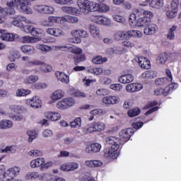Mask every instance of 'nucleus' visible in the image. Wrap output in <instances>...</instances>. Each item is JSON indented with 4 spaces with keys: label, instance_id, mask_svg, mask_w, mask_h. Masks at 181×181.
I'll return each mask as SVG.
<instances>
[{
    "label": "nucleus",
    "instance_id": "obj_1",
    "mask_svg": "<svg viewBox=\"0 0 181 181\" xmlns=\"http://www.w3.org/2000/svg\"><path fill=\"white\" fill-rule=\"evenodd\" d=\"M11 23L13 26H16V28H20V29H22L25 33H30L32 36H40L45 33V30H43L42 28H32L30 30V26L28 25H30V23H32V21L23 16H15L13 17Z\"/></svg>",
    "mask_w": 181,
    "mask_h": 181
},
{
    "label": "nucleus",
    "instance_id": "obj_2",
    "mask_svg": "<svg viewBox=\"0 0 181 181\" xmlns=\"http://www.w3.org/2000/svg\"><path fill=\"white\" fill-rule=\"evenodd\" d=\"M106 145L108 148L103 151L105 158L107 159H117L119 155V146L122 145L121 140L116 136H108L105 138Z\"/></svg>",
    "mask_w": 181,
    "mask_h": 181
},
{
    "label": "nucleus",
    "instance_id": "obj_3",
    "mask_svg": "<svg viewBox=\"0 0 181 181\" xmlns=\"http://www.w3.org/2000/svg\"><path fill=\"white\" fill-rule=\"evenodd\" d=\"M138 28H144V34L148 36L155 35L158 32V25L151 23V21L144 17H140L136 21Z\"/></svg>",
    "mask_w": 181,
    "mask_h": 181
},
{
    "label": "nucleus",
    "instance_id": "obj_4",
    "mask_svg": "<svg viewBox=\"0 0 181 181\" xmlns=\"http://www.w3.org/2000/svg\"><path fill=\"white\" fill-rule=\"evenodd\" d=\"M6 6L5 8L13 9V8H19L20 11L23 13H26L27 15H32L33 13V10L30 8L25 0H10L6 2Z\"/></svg>",
    "mask_w": 181,
    "mask_h": 181
},
{
    "label": "nucleus",
    "instance_id": "obj_5",
    "mask_svg": "<svg viewBox=\"0 0 181 181\" xmlns=\"http://www.w3.org/2000/svg\"><path fill=\"white\" fill-rule=\"evenodd\" d=\"M21 173V168L13 166L4 170V173L0 174V181H22L21 179H16Z\"/></svg>",
    "mask_w": 181,
    "mask_h": 181
},
{
    "label": "nucleus",
    "instance_id": "obj_6",
    "mask_svg": "<svg viewBox=\"0 0 181 181\" xmlns=\"http://www.w3.org/2000/svg\"><path fill=\"white\" fill-rule=\"evenodd\" d=\"M21 60H23V62H25V67L31 68L34 67V66H42L40 67V70L41 71H43V73H50L52 72V70H53L52 66L46 64L42 61L37 59L30 61V58L29 57H23Z\"/></svg>",
    "mask_w": 181,
    "mask_h": 181
},
{
    "label": "nucleus",
    "instance_id": "obj_7",
    "mask_svg": "<svg viewBox=\"0 0 181 181\" xmlns=\"http://www.w3.org/2000/svg\"><path fill=\"white\" fill-rule=\"evenodd\" d=\"M94 1H90L89 0H78L77 5L79 8V11L83 15H88L90 12H93L94 11Z\"/></svg>",
    "mask_w": 181,
    "mask_h": 181
},
{
    "label": "nucleus",
    "instance_id": "obj_8",
    "mask_svg": "<svg viewBox=\"0 0 181 181\" xmlns=\"http://www.w3.org/2000/svg\"><path fill=\"white\" fill-rule=\"evenodd\" d=\"M33 8L37 13H41V15H54L56 13V8L49 5L37 4L33 6Z\"/></svg>",
    "mask_w": 181,
    "mask_h": 181
},
{
    "label": "nucleus",
    "instance_id": "obj_9",
    "mask_svg": "<svg viewBox=\"0 0 181 181\" xmlns=\"http://www.w3.org/2000/svg\"><path fill=\"white\" fill-rule=\"evenodd\" d=\"M75 104L76 100L74 98H64L57 103L56 107L58 110L64 111L65 110H68V108L73 107Z\"/></svg>",
    "mask_w": 181,
    "mask_h": 181
},
{
    "label": "nucleus",
    "instance_id": "obj_10",
    "mask_svg": "<svg viewBox=\"0 0 181 181\" xmlns=\"http://www.w3.org/2000/svg\"><path fill=\"white\" fill-rule=\"evenodd\" d=\"M178 85L176 83H172L169 86H165V88H158L154 90L155 95H169L174 90L177 88Z\"/></svg>",
    "mask_w": 181,
    "mask_h": 181
},
{
    "label": "nucleus",
    "instance_id": "obj_11",
    "mask_svg": "<svg viewBox=\"0 0 181 181\" xmlns=\"http://www.w3.org/2000/svg\"><path fill=\"white\" fill-rule=\"evenodd\" d=\"M165 76L166 77L156 79V86H169V84L173 83V75L172 74L170 69L165 70Z\"/></svg>",
    "mask_w": 181,
    "mask_h": 181
},
{
    "label": "nucleus",
    "instance_id": "obj_12",
    "mask_svg": "<svg viewBox=\"0 0 181 181\" xmlns=\"http://www.w3.org/2000/svg\"><path fill=\"white\" fill-rule=\"evenodd\" d=\"M66 92H64V90L62 89H57L49 95V100H48V104H54V103L64 98Z\"/></svg>",
    "mask_w": 181,
    "mask_h": 181
},
{
    "label": "nucleus",
    "instance_id": "obj_13",
    "mask_svg": "<svg viewBox=\"0 0 181 181\" xmlns=\"http://www.w3.org/2000/svg\"><path fill=\"white\" fill-rule=\"evenodd\" d=\"M25 104L27 105L28 107L34 108V110L42 108V100L37 95H35L29 99H25Z\"/></svg>",
    "mask_w": 181,
    "mask_h": 181
},
{
    "label": "nucleus",
    "instance_id": "obj_14",
    "mask_svg": "<svg viewBox=\"0 0 181 181\" xmlns=\"http://www.w3.org/2000/svg\"><path fill=\"white\" fill-rule=\"evenodd\" d=\"M0 39L5 42H13L16 39H19L18 34L8 33L6 30H0Z\"/></svg>",
    "mask_w": 181,
    "mask_h": 181
},
{
    "label": "nucleus",
    "instance_id": "obj_15",
    "mask_svg": "<svg viewBox=\"0 0 181 181\" xmlns=\"http://www.w3.org/2000/svg\"><path fill=\"white\" fill-rule=\"evenodd\" d=\"M134 134L132 129L128 128V129H124L119 132V137L120 139V141L124 144L125 142H127L129 141V138H131V135Z\"/></svg>",
    "mask_w": 181,
    "mask_h": 181
},
{
    "label": "nucleus",
    "instance_id": "obj_16",
    "mask_svg": "<svg viewBox=\"0 0 181 181\" xmlns=\"http://www.w3.org/2000/svg\"><path fill=\"white\" fill-rule=\"evenodd\" d=\"M61 11L68 15H73L74 16H80L81 13L77 7H71L69 6H64L61 8Z\"/></svg>",
    "mask_w": 181,
    "mask_h": 181
},
{
    "label": "nucleus",
    "instance_id": "obj_17",
    "mask_svg": "<svg viewBox=\"0 0 181 181\" xmlns=\"http://www.w3.org/2000/svg\"><path fill=\"white\" fill-rule=\"evenodd\" d=\"M144 88V86L139 83H132L126 86L125 90L127 93H138Z\"/></svg>",
    "mask_w": 181,
    "mask_h": 181
},
{
    "label": "nucleus",
    "instance_id": "obj_18",
    "mask_svg": "<svg viewBox=\"0 0 181 181\" xmlns=\"http://www.w3.org/2000/svg\"><path fill=\"white\" fill-rule=\"evenodd\" d=\"M101 148L103 146L99 143H93L86 146L85 152L86 153H98L101 151Z\"/></svg>",
    "mask_w": 181,
    "mask_h": 181
},
{
    "label": "nucleus",
    "instance_id": "obj_19",
    "mask_svg": "<svg viewBox=\"0 0 181 181\" xmlns=\"http://www.w3.org/2000/svg\"><path fill=\"white\" fill-rule=\"evenodd\" d=\"M93 12H100V13H107L110 12V6L105 3L98 4L95 2L93 6Z\"/></svg>",
    "mask_w": 181,
    "mask_h": 181
},
{
    "label": "nucleus",
    "instance_id": "obj_20",
    "mask_svg": "<svg viewBox=\"0 0 181 181\" xmlns=\"http://www.w3.org/2000/svg\"><path fill=\"white\" fill-rule=\"evenodd\" d=\"M45 117L49 121L56 122L62 119V114L57 111H48L45 113Z\"/></svg>",
    "mask_w": 181,
    "mask_h": 181
},
{
    "label": "nucleus",
    "instance_id": "obj_21",
    "mask_svg": "<svg viewBox=\"0 0 181 181\" xmlns=\"http://www.w3.org/2000/svg\"><path fill=\"white\" fill-rule=\"evenodd\" d=\"M135 61L139 63V65L141 69H146V70L151 69V62L145 57H136Z\"/></svg>",
    "mask_w": 181,
    "mask_h": 181
},
{
    "label": "nucleus",
    "instance_id": "obj_22",
    "mask_svg": "<svg viewBox=\"0 0 181 181\" xmlns=\"http://www.w3.org/2000/svg\"><path fill=\"white\" fill-rule=\"evenodd\" d=\"M16 13V11L15 8H6L1 15H0V23H5L6 22V19H8V16H12Z\"/></svg>",
    "mask_w": 181,
    "mask_h": 181
},
{
    "label": "nucleus",
    "instance_id": "obj_23",
    "mask_svg": "<svg viewBox=\"0 0 181 181\" xmlns=\"http://www.w3.org/2000/svg\"><path fill=\"white\" fill-rule=\"evenodd\" d=\"M46 163V159H45V158H34L30 162V168H31V169H37V168H42V165H43V163Z\"/></svg>",
    "mask_w": 181,
    "mask_h": 181
},
{
    "label": "nucleus",
    "instance_id": "obj_24",
    "mask_svg": "<svg viewBox=\"0 0 181 181\" xmlns=\"http://www.w3.org/2000/svg\"><path fill=\"white\" fill-rule=\"evenodd\" d=\"M47 35H51L54 37H62L64 35V31L60 28H49L46 30Z\"/></svg>",
    "mask_w": 181,
    "mask_h": 181
},
{
    "label": "nucleus",
    "instance_id": "obj_25",
    "mask_svg": "<svg viewBox=\"0 0 181 181\" xmlns=\"http://www.w3.org/2000/svg\"><path fill=\"white\" fill-rule=\"evenodd\" d=\"M55 76L57 80L63 83V84H69V83H70V76L64 72L57 71Z\"/></svg>",
    "mask_w": 181,
    "mask_h": 181
},
{
    "label": "nucleus",
    "instance_id": "obj_26",
    "mask_svg": "<svg viewBox=\"0 0 181 181\" xmlns=\"http://www.w3.org/2000/svg\"><path fill=\"white\" fill-rule=\"evenodd\" d=\"M134 77L132 74H123L118 77L119 83L121 84H129L134 81Z\"/></svg>",
    "mask_w": 181,
    "mask_h": 181
},
{
    "label": "nucleus",
    "instance_id": "obj_27",
    "mask_svg": "<svg viewBox=\"0 0 181 181\" xmlns=\"http://www.w3.org/2000/svg\"><path fill=\"white\" fill-rule=\"evenodd\" d=\"M49 26H54L56 23L61 24L63 23V16H49L48 17Z\"/></svg>",
    "mask_w": 181,
    "mask_h": 181
},
{
    "label": "nucleus",
    "instance_id": "obj_28",
    "mask_svg": "<svg viewBox=\"0 0 181 181\" xmlns=\"http://www.w3.org/2000/svg\"><path fill=\"white\" fill-rule=\"evenodd\" d=\"M157 76L158 72L156 71L148 70L141 74V78L144 80H149L151 78H155Z\"/></svg>",
    "mask_w": 181,
    "mask_h": 181
},
{
    "label": "nucleus",
    "instance_id": "obj_29",
    "mask_svg": "<svg viewBox=\"0 0 181 181\" xmlns=\"http://www.w3.org/2000/svg\"><path fill=\"white\" fill-rule=\"evenodd\" d=\"M71 35L74 37L79 36V37H82L83 39L88 37V33L84 30H74L71 32Z\"/></svg>",
    "mask_w": 181,
    "mask_h": 181
},
{
    "label": "nucleus",
    "instance_id": "obj_30",
    "mask_svg": "<svg viewBox=\"0 0 181 181\" xmlns=\"http://www.w3.org/2000/svg\"><path fill=\"white\" fill-rule=\"evenodd\" d=\"M13 127V122L10 119H2L0 121V129H11Z\"/></svg>",
    "mask_w": 181,
    "mask_h": 181
},
{
    "label": "nucleus",
    "instance_id": "obj_31",
    "mask_svg": "<svg viewBox=\"0 0 181 181\" xmlns=\"http://www.w3.org/2000/svg\"><path fill=\"white\" fill-rule=\"evenodd\" d=\"M127 35L129 37H134V39H141L144 34L137 30H129L127 31Z\"/></svg>",
    "mask_w": 181,
    "mask_h": 181
},
{
    "label": "nucleus",
    "instance_id": "obj_32",
    "mask_svg": "<svg viewBox=\"0 0 181 181\" xmlns=\"http://www.w3.org/2000/svg\"><path fill=\"white\" fill-rule=\"evenodd\" d=\"M78 18L76 16L69 15L62 16V23L67 22L68 23L76 24L78 23Z\"/></svg>",
    "mask_w": 181,
    "mask_h": 181
},
{
    "label": "nucleus",
    "instance_id": "obj_33",
    "mask_svg": "<svg viewBox=\"0 0 181 181\" xmlns=\"http://www.w3.org/2000/svg\"><path fill=\"white\" fill-rule=\"evenodd\" d=\"M21 50L23 53H25V54H35V53H36L35 47L30 45H23L21 47Z\"/></svg>",
    "mask_w": 181,
    "mask_h": 181
},
{
    "label": "nucleus",
    "instance_id": "obj_34",
    "mask_svg": "<svg viewBox=\"0 0 181 181\" xmlns=\"http://www.w3.org/2000/svg\"><path fill=\"white\" fill-rule=\"evenodd\" d=\"M89 32L93 37H100V28L94 24H90L88 27Z\"/></svg>",
    "mask_w": 181,
    "mask_h": 181
},
{
    "label": "nucleus",
    "instance_id": "obj_35",
    "mask_svg": "<svg viewBox=\"0 0 181 181\" xmlns=\"http://www.w3.org/2000/svg\"><path fill=\"white\" fill-rule=\"evenodd\" d=\"M69 93L71 95H74V97H78V98H86L87 97V94H86V93L77 90L74 88H70Z\"/></svg>",
    "mask_w": 181,
    "mask_h": 181
},
{
    "label": "nucleus",
    "instance_id": "obj_36",
    "mask_svg": "<svg viewBox=\"0 0 181 181\" xmlns=\"http://www.w3.org/2000/svg\"><path fill=\"white\" fill-rule=\"evenodd\" d=\"M127 36H128L127 32L122 30H117L113 34V39L117 41L123 40V39H125Z\"/></svg>",
    "mask_w": 181,
    "mask_h": 181
},
{
    "label": "nucleus",
    "instance_id": "obj_37",
    "mask_svg": "<svg viewBox=\"0 0 181 181\" xmlns=\"http://www.w3.org/2000/svg\"><path fill=\"white\" fill-rule=\"evenodd\" d=\"M39 81V76L37 75H30L24 79V84H35Z\"/></svg>",
    "mask_w": 181,
    "mask_h": 181
},
{
    "label": "nucleus",
    "instance_id": "obj_38",
    "mask_svg": "<svg viewBox=\"0 0 181 181\" xmlns=\"http://www.w3.org/2000/svg\"><path fill=\"white\" fill-rule=\"evenodd\" d=\"M26 180H36L39 179L40 180V175L36 171L29 172L25 175Z\"/></svg>",
    "mask_w": 181,
    "mask_h": 181
},
{
    "label": "nucleus",
    "instance_id": "obj_39",
    "mask_svg": "<svg viewBox=\"0 0 181 181\" xmlns=\"http://www.w3.org/2000/svg\"><path fill=\"white\" fill-rule=\"evenodd\" d=\"M26 134L28 135V142L31 144V142H33L35 139L37 138V132L35 130H28L26 132Z\"/></svg>",
    "mask_w": 181,
    "mask_h": 181
},
{
    "label": "nucleus",
    "instance_id": "obj_40",
    "mask_svg": "<svg viewBox=\"0 0 181 181\" xmlns=\"http://www.w3.org/2000/svg\"><path fill=\"white\" fill-rule=\"evenodd\" d=\"M31 93L32 91L29 89H17L16 91V97H26V95H29Z\"/></svg>",
    "mask_w": 181,
    "mask_h": 181
},
{
    "label": "nucleus",
    "instance_id": "obj_41",
    "mask_svg": "<svg viewBox=\"0 0 181 181\" xmlns=\"http://www.w3.org/2000/svg\"><path fill=\"white\" fill-rule=\"evenodd\" d=\"M28 155L33 158H40V156H43V153L40 150L32 149L28 151Z\"/></svg>",
    "mask_w": 181,
    "mask_h": 181
},
{
    "label": "nucleus",
    "instance_id": "obj_42",
    "mask_svg": "<svg viewBox=\"0 0 181 181\" xmlns=\"http://www.w3.org/2000/svg\"><path fill=\"white\" fill-rule=\"evenodd\" d=\"M39 38L35 37H30L29 35L24 36L21 39L22 43H36L38 42Z\"/></svg>",
    "mask_w": 181,
    "mask_h": 181
},
{
    "label": "nucleus",
    "instance_id": "obj_43",
    "mask_svg": "<svg viewBox=\"0 0 181 181\" xmlns=\"http://www.w3.org/2000/svg\"><path fill=\"white\" fill-rule=\"evenodd\" d=\"M149 6L159 9L163 6V0H151L148 3Z\"/></svg>",
    "mask_w": 181,
    "mask_h": 181
},
{
    "label": "nucleus",
    "instance_id": "obj_44",
    "mask_svg": "<svg viewBox=\"0 0 181 181\" xmlns=\"http://www.w3.org/2000/svg\"><path fill=\"white\" fill-rule=\"evenodd\" d=\"M56 179V175L53 174H41L40 177V180L43 181H54Z\"/></svg>",
    "mask_w": 181,
    "mask_h": 181
},
{
    "label": "nucleus",
    "instance_id": "obj_45",
    "mask_svg": "<svg viewBox=\"0 0 181 181\" xmlns=\"http://www.w3.org/2000/svg\"><path fill=\"white\" fill-rule=\"evenodd\" d=\"M108 111L106 109H94L90 112V115H105Z\"/></svg>",
    "mask_w": 181,
    "mask_h": 181
},
{
    "label": "nucleus",
    "instance_id": "obj_46",
    "mask_svg": "<svg viewBox=\"0 0 181 181\" xmlns=\"http://www.w3.org/2000/svg\"><path fill=\"white\" fill-rule=\"evenodd\" d=\"M22 105H9V110L11 112H14L16 114H19L21 111H22Z\"/></svg>",
    "mask_w": 181,
    "mask_h": 181
},
{
    "label": "nucleus",
    "instance_id": "obj_47",
    "mask_svg": "<svg viewBox=\"0 0 181 181\" xmlns=\"http://www.w3.org/2000/svg\"><path fill=\"white\" fill-rule=\"evenodd\" d=\"M168 61V54L165 53L160 54L156 59L158 64H165Z\"/></svg>",
    "mask_w": 181,
    "mask_h": 181
},
{
    "label": "nucleus",
    "instance_id": "obj_48",
    "mask_svg": "<svg viewBox=\"0 0 181 181\" xmlns=\"http://www.w3.org/2000/svg\"><path fill=\"white\" fill-rule=\"evenodd\" d=\"M88 72L90 74H95V76H100V74H103L104 73V70L103 68H90L88 70Z\"/></svg>",
    "mask_w": 181,
    "mask_h": 181
},
{
    "label": "nucleus",
    "instance_id": "obj_49",
    "mask_svg": "<svg viewBox=\"0 0 181 181\" xmlns=\"http://www.w3.org/2000/svg\"><path fill=\"white\" fill-rule=\"evenodd\" d=\"M70 126L72 128H81V118L76 117L74 121L70 122Z\"/></svg>",
    "mask_w": 181,
    "mask_h": 181
},
{
    "label": "nucleus",
    "instance_id": "obj_50",
    "mask_svg": "<svg viewBox=\"0 0 181 181\" xmlns=\"http://www.w3.org/2000/svg\"><path fill=\"white\" fill-rule=\"evenodd\" d=\"M129 117H136V115H139V114H141V109L136 107L134 109H131L129 110H128L127 112Z\"/></svg>",
    "mask_w": 181,
    "mask_h": 181
},
{
    "label": "nucleus",
    "instance_id": "obj_51",
    "mask_svg": "<svg viewBox=\"0 0 181 181\" xmlns=\"http://www.w3.org/2000/svg\"><path fill=\"white\" fill-rule=\"evenodd\" d=\"M92 62L95 64H102V63H105V62H107V58H103L101 56H96L93 58Z\"/></svg>",
    "mask_w": 181,
    "mask_h": 181
},
{
    "label": "nucleus",
    "instance_id": "obj_52",
    "mask_svg": "<svg viewBox=\"0 0 181 181\" xmlns=\"http://www.w3.org/2000/svg\"><path fill=\"white\" fill-rule=\"evenodd\" d=\"M96 132H101L105 129V123L103 122H95Z\"/></svg>",
    "mask_w": 181,
    "mask_h": 181
},
{
    "label": "nucleus",
    "instance_id": "obj_53",
    "mask_svg": "<svg viewBox=\"0 0 181 181\" xmlns=\"http://www.w3.org/2000/svg\"><path fill=\"white\" fill-rule=\"evenodd\" d=\"M8 152H11L12 153L16 152V146H6L5 148L0 149L1 153H6Z\"/></svg>",
    "mask_w": 181,
    "mask_h": 181
},
{
    "label": "nucleus",
    "instance_id": "obj_54",
    "mask_svg": "<svg viewBox=\"0 0 181 181\" xmlns=\"http://www.w3.org/2000/svg\"><path fill=\"white\" fill-rule=\"evenodd\" d=\"M102 18H103V16L91 15L90 16V20L91 21V22H93V23H97L98 25H100Z\"/></svg>",
    "mask_w": 181,
    "mask_h": 181
},
{
    "label": "nucleus",
    "instance_id": "obj_55",
    "mask_svg": "<svg viewBox=\"0 0 181 181\" xmlns=\"http://www.w3.org/2000/svg\"><path fill=\"white\" fill-rule=\"evenodd\" d=\"M96 94L99 97H104L105 95H108L110 94V91L106 88H100L96 90Z\"/></svg>",
    "mask_w": 181,
    "mask_h": 181
},
{
    "label": "nucleus",
    "instance_id": "obj_56",
    "mask_svg": "<svg viewBox=\"0 0 181 181\" xmlns=\"http://www.w3.org/2000/svg\"><path fill=\"white\" fill-rule=\"evenodd\" d=\"M53 135H54L53 130L50 129H45L42 132V136L43 138H52Z\"/></svg>",
    "mask_w": 181,
    "mask_h": 181
},
{
    "label": "nucleus",
    "instance_id": "obj_57",
    "mask_svg": "<svg viewBox=\"0 0 181 181\" xmlns=\"http://www.w3.org/2000/svg\"><path fill=\"white\" fill-rule=\"evenodd\" d=\"M176 29L177 27L175 25L170 28L167 35V39H169L170 40H173V39H175V33H176Z\"/></svg>",
    "mask_w": 181,
    "mask_h": 181
},
{
    "label": "nucleus",
    "instance_id": "obj_58",
    "mask_svg": "<svg viewBox=\"0 0 181 181\" xmlns=\"http://www.w3.org/2000/svg\"><path fill=\"white\" fill-rule=\"evenodd\" d=\"M37 47L38 50H41V52H44L45 53L52 52V47L46 45H38Z\"/></svg>",
    "mask_w": 181,
    "mask_h": 181
},
{
    "label": "nucleus",
    "instance_id": "obj_59",
    "mask_svg": "<svg viewBox=\"0 0 181 181\" xmlns=\"http://www.w3.org/2000/svg\"><path fill=\"white\" fill-rule=\"evenodd\" d=\"M8 118H11V119L13 121H22V119H23V115L10 113L8 114Z\"/></svg>",
    "mask_w": 181,
    "mask_h": 181
},
{
    "label": "nucleus",
    "instance_id": "obj_60",
    "mask_svg": "<svg viewBox=\"0 0 181 181\" xmlns=\"http://www.w3.org/2000/svg\"><path fill=\"white\" fill-rule=\"evenodd\" d=\"M86 131H87V132L88 134H90L91 132H97V130L95 129V122H92L90 124H88L86 127Z\"/></svg>",
    "mask_w": 181,
    "mask_h": 181
},
{
    "label": "nucleus",
    "instance_id": "obj_61",
    "mask_svg": "<svg viewBox=\"0 0 181 181\" xmlns=\"http://www.w3.org/2000/svg\"><path fill=\"white\" fill-rule=\"evenodd\" d=\"M100 25H103L104 26L111 25V19H110L107 17H105L104 16H102Z\"/></svg>",
    "mask_w": 181,
    "mask_h": 181
},
{
    "label": "nucleus",
    "instance_id": "obj_62",
    "mask_svg": "<svg viewBox=\"0 0 181 181\" xmlns=\"http://www.w3.org/2000/svg\"><path fill=\"white\" fill-rule=\"evenodd\" d=\"M112 19L117 22L118 23H125V18L119 15H113Z\"/></svg>",
    "mask_w": 181,
    "mask_h": 181
},
{
    "label": "nucleus",
    "instance_id": "obj_63",
    "mask_svg": "<svg viewBox=\"0 0 181 181\" xmlns=\"http://www.w3.org/2000/svg\"><path fill=\"white\" fill-rule=\"evenodd\" d=\"M110 98V103L112 105H115V104H118L120 101V98L118 95H109Z\"/></svg>",
    "mask_w": 181,
    "mask_h": 181
},
{
    "label": "nucleus",
    "instance_id": "obj_64",
    "mask_svg": "<svg viewBox=\"0 0 181 181\" xmlns=\"http://www.w3.org/2000/svg\"><path fill=\"white\" fill-rule=\"evenodd\" d=\"M69 172H73L74 170H77L78 169V163L76 162H69Z\"/></svg>",
    "mask_w": 181,
    "mask_h": 181
}]
</instances>
